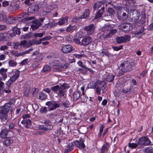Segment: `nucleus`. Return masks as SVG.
<instances>
[{"mask_svg":"<svg viewBox=\"0 0 153 153\" xmlns=\"http://www.w3.org/2000/svg\"><path fill=\"white\" fill-rule=\"evenodd\" d=\"M133 65L134 63L133 62H130L128 61H124L121 63L120 68L117 69V76H121L125 72L131 71Z\"/></svg>","mask_w":153,"mask_h":153,"instance_id":"nucleus-1","label":"nucleus"},{"mask_svg":"<svg viewBox=\"0 0 153 153\" xmlns=\"http://www.w3.org/2000/svg\"><path fill=\"white\" fill-rule=\"evenodd\" d=\"M69 88V85L65 83L60 86L59 85L51 87V90L55 93L57 94L60 97H64L66 92L65 89Z\"/></svg>","mask_w":153,"mask_h":153,"instance_id":"nucleus-2","label":"nucleus"},{"mask_svg":"<svg viewBox=\"0 0 153 153\" xmlns=\"http://www.w3.org/2000/svg\"><path fill=\"white\" fill-rule=\"evenodd\" d=\"M128 11L127 7H121L117 12L118 19L121 21L126 20L128 16Z\"/></svg>","mask_w":153,"mask_h":153,"instance_id":"nucleus-3","label":"nucleus"},{"mask_svg":"<svg viewBox=\"0 0 153 153\" xmlns=\"http://www.w3.org/2000/svg\"><path fill=\"white\" fill-rule=\"evenodd\" d=\"M119 28L121 30L127 32L132 28V26L130 23L125 22L121 24L118 26Z\"/></svg>","mask_w":153,"mask_h":153,"instance_id":"nucleus-4","label":"nucleus"},{"mask_svg":"<svg viewBox=\"0 0 153 153\" xmlns=\"http://www.w3.org/2000/svg\"><path fill=\"white\" fill-rule=\"evenodd\" d=\"M12 103L11 102H9L8 103H6L4 105L0 107V112L8 113L10 111H12V108L11 105Z\"/></svg>","mask_w":153,"mask_h":153,"instance_id":"nucleus-5","label":"nucleus"},{"mask_svg":"<svg viewBox=\"0 0 153 153\" xmlns=\"http://www.w3.org/2000/svg\"><path fill=\"white\" fill-rule=\"evenodd\" d=\"M30 115L28 114H25L23 116V120L21 122V123L24 125V126L26 128H30L31 125V123L29 118Z\"/></svg>","mask_w":153,"mask_h":153,"instance_id":"nucleus-6","label":"nucleus"},{"mask_svg":"<svg viewBox=\"0 0 153 153\" xmlns=\"http://www.w3.org/2000/svg\"><path fill=\"white\" fill-rule=\"evenodd\" d=\"M46 105L49 107L48 109L49 111L54 110L59 107L60 106L59 104L54 101L47 102L46 103Z\"/></svg>","mask_w":153,"mask_h":153,"instance_id":"nucleus-7","label":"nucleus"},{"mask_svg":"<svg viewBox=\"0 0 153 153\" xmlns=\"http://www.w3.org/2000/svg\"><path fill=\"white\" fill-rule=\"evenodd\" d=\"M95 29V27L93 24L90 25L84 28V30L88 35H91L93 34L94 32Z\"/></svg>","mask_w":153,"mask_h":153,"instance_id":"nucleus-8","label":"nucleus"},{"mask_svg":"<svg viewBox=\"0 0 153 153\" xmlns=\"http://www.w3.org/2000/svg\"><path fill=\"white\" fill-rule=\"evenodd\" d=\"M12 133V132L10 131L7 129H4L2 130L0 133V137L2 138H9L11 137L10 135V133Z\"/></svg>","mask_w":153,"mask_h":153,"instance_id":"nucleus-9","label":"nucleus"},{"mask_svg":"<svg viewBox=\"0 0 153 153\" xmlns=\"http://www.w3.org/2000/svg\"><path fill=\"white\" fill-rule=\"evenodd\" d=\"M151 143L150 140L146 137H143L139 139L138 143L140 145L147 146Z\"/></svg>","mask_w":153,"mask_h":153,"instance_id":"nucleus-10","label":"nucleus"},{"mask_svg":"<svg viewBox=\"0 0 153 153\" xmlns=\"http://www.w3.org/2000/svg\"><path fill=\"white\" fill-rule=\"evenodd\" d=\"M92 41V39L88 36H85L81 42V45L86 46L90 44Z\"/></svg>","mask_w":153,"mask_h":153,"instance_id":"nucleus-11","label":"nucleus"},{"mask_svg":"<svg viewBox=\"0 0 153 153\" xmlns=\"http://www.w3.org/2000/svg\"><path fill=\"white\" fill-rule=\"evenodd\" d=\"M140 16V14L137 12H134L132 15H130V21L131 22H136L139 19Z\"/></svg>","mask_w":153,"mask_h":153,"instance_id":"nucleus-12","label":"nucleus"},{"mask_svg":"<svg viewBox=\"0 0 153 153\" xmlns=\"http://www.w3.org/2000/svg\"><path fill=\"white\" fill-rule=\"evenodd\" d=\"M7 69H5L3 68L0 69V75L1 76H0V79L1 80L4 81L7 78Z\"/></svg>","mask_w":153,"mask_h":153,"instance_id":"nucleus-13","label":"nucleus"},{"mask_svg":"<svg viewBox=\"0 0 153 153\" xmlns=\"http://www.w3.org/2000/svg\"><path fill=\"white\" fill-rule=\"evenodd\" d=\"M73 47L71 45H67L64 46L62 48V51L64 53L71 52L72 50Z\"/></svg>","mask_w":153,"mask_h":153,"instance_id":"nucleus-14","label":"nucleus"},{"mask_svg":"<svg viewBox=\"0 0 153 153\" xmlns=\"http://www.w3.org/2000/svg\"><path fill=\"white\" fill-rule=\"evenodd\" d=\"M10 35L8 33H0V42L7 41L10 40Z\"/></svg>","mask_w":153,"mask_h":153,"instance_id":"nucleus-15","label":"nucleus"},{"mask_svg":"<svg viewBox=\"0 0 153 153\" xmlns=\"http://www.w3.org/2000/svg\"><path fill=\"white\" fill-rule=\"evenodd\" d=\"M84 140L83 139H81L79 140H77L74 142V145L78 148L83 149L85 147V145L84 143Z\"/></svg>","mask_w":153,"mask_h":153,"instance_id":"nucleus-16","label":"nucleus"},{"mask_svg":"<svg viewBox=\"0 0 153 153\" xmlns=\"http://www.w3.org/2000/svg\"><path fill=\"white\" fill-rule=\"evenodd\" d=\"M115 10L111 8H109L106 14V15L105 16L106 17H108L109 19L107 21L110 20L112 19V17L114 16V15L115 14Z\"/></svg>","mask_w":153,"mask_h":153,"instance_id":"nucleus-17","label":"nucleus"},{"mask_svg":"<svg viewBox=\"0 0 153 153\" xmlns=\"http://www.w3.org/2000/svg\"><path fill=\"white\" fill-rule=\"evenodd\" d=\"M0 119L2 122L6 123L9 119L7 113L0 112Z\"/></svg>","mask_w":153,"mask_h":153,"instance_id":"nucleus-18","label":"nucleus"},{"mask_svg":"<svg viewBox=\"0 0 153 153\" xmlns=\"http://www.w3.org/2000/svg\"><path fill=\"white\" fill-rule=\"evenodd\" d=\"M13 32L11 34L8 33L10 35V37H12L15 36L16 34L19 35L20 34L21 32L19 28L16 27H14L12 29Z\"/></svg>","mask_w":153,"mask_h":153,"instance_id":"nucleus-19","label":"nucleus"},{"mask_svg":"<svg viewBox=\"0 0 153 153\" xmlns=\"http://www.w3.org/2000/svg\"><path fill=\"white\" fill-rule=\"evenodd\" d=\"M107 1L106 0H103L101 1H98L95 3L93 7L94 10H95L97 8H99L101 7L104 4L106 3Z\"/></svg>","mask_w":153,"mask_h":153,"instance_id":"nucleus-20","label":"nucleus"},{"mask_svg":"<svg viewBox=\"0 0 153 153\" xmlns=\"http://www.w3.org/2000/svg\"><path fill=\"white\" fill-rule=\"evenodd\" d=\"M104 6H103L99 10L95 17V19H98L102 16L104 10Z\"/></svg>","mask_w":153,"mask_h":153,"instance_id":"nucleus-21","label":"nucleus"},{"mask_svg":"<svg viewBox=\"0 0 153 153\" xmlns=\"http://www.w3.org/2000/svg\"><path fill=\"white\" fill-rule=\"evenodd\" d=\"M146 29L143 27H141L139 31H135L134 33L135 35H137L140 37L142 35L144 34L145 33H144V31Z\"/></svg>","mask_w":153,"mask_h":153,"instance_id":"nucleus-22","label":"nucleus"},{"mask_svg":"<svg viewBox=\"0 0 153 153\" xmlns=\"http://www.w3.org/2000/svg\"><path fill=\"white\" fill-rule=\"evenodd\" d=\"M68 17L63 18L60 19L59 21L57 22V25H61L65 24L68 22Z\"/></svg>","mask_w":153,"mask_h":153,"instance_id":"nucleus-23","label":"nucleus"},{"mask_svg":"<svg viewBox=\"0 0 153 153\" xmlns=\"http://www.w3.org/2000/svg\"><path fill=\"white\" fill-rule=\"evenodd\" d=\"M77 64L79 66L81 67L82 68H85L86 69H87L88 71H89L91 73H93V71L90 69V68L87 67L85 66L83 64L82 62L81 61H79L77 62Z\"/></svg>","mask_w":153,"mask_h":153,"instance_id":"nucleus-24","label":"nucleus"},{"mask_svg":"<svg viewBox=\"0 0 153 153\" xmlns=\"http://www.w3.org/2000/svg\"><path fill=\"white\" fill-rule=\"evenodd\" d=\"M73 100L74 101H76L78 100L80 97V94L77 91L74 92L73 93Z\"/></svg>","mask_w":153,"mask_h":153,"instance_id":"nucleus-25","label":"nucleus"},{"mask_svg":"<svg viewBox=\"0 0 153 153\" xmlns=\"http://www.w3.org/2000/svg\"><path fill=\"white\" fill-rule=\"evenodd\" d=\"M29 9L31 11V12L34 13L35 12H37L38 11L39 8L38 5L35 4L30 7Z\"/></svg>","mask_w":153,"mask_h":153,"instance_id":"nucleus-26","label":"nucleus"},{"mask_svg":"<svg viewBox=\"0 0 153 153\" xmlns=\"http://www.w3.org/2000/svg\"><path fill=\"white\" fill-rule=\"evenodd\" d=\"M112 29L111 26L109 25H105L102 28L103 32L110 31Z\"/></svg>","mask_w":153,"mask_h":153,"instance_id":"nucleus-27","label":"nucleus"},{"mask_svg":"<svg viewBox=\"0 0 153 153\" xmlns=\"http://www.w3.org/2000/svg\"><path fill=\"white\" fill-rule=\"evenodd\" d=\"M126 2V6L128 7H131L134 4L135 1V0H124Z\"/></svg>","mask_w":153,"mask_h":153,"instance_id":"nucleus-28","label":"nucleus"},{"mask_svg":"<svg viewBox=\"0 0 153 153\" xmlns=\"http://www.w3.org/2000/svg\"><path fill=\"white\" fill-rule=\"evenodd\" d=\"M105 83L103 81H102L100 80H98L97 82V84L98 85H102V86H100L101 88H102V94L104 93V89H105Z\"/></svg>","mask_w":153,"mask_h":153,"instance_id":"nucleus-29","label":"nucleus"},{"mask_svg":"<svg viewBox=\"0 0 153 153\" xmlns=\"http://www.w3.org/2000/svg\"><path fill=\"white\" fill-rule=\"evenodd\" d=\"M43 57V56L42 53H38L36 56V58H35L36 61L38 63L41 62L42 60Z\"/></svg>","mask_w":153,"mask_h":153,"instance_id":"nucleus-30","label":"nucleus"},{"mask_svg":"<svg viewBox=\"0 0 153 153\" xmlns=\"http://www.w3.org/2000/svg\"><path fill=\"white\" fill-rule=\"evenodd\" d=\"M90 11L88 9L85 10V11L83 14L81 16V18H86L88 17L89 15Z\"/></svg>","mask_w":153,"mask_h":153,"instance_id":"nucleus-31","label":"nucleus"},{"mask_svg":"<svg viewBox=\"0 0 153 153\" xmlns=\"http://www.w3.org/2000/svg\"><path fill=\"white\" fill-rule=\"evenodd\" d=\"M115 77V76L113 75H107L106 77V80L108 82H111L113 80Z\"/></svg>","mask_w":153,"mask_h":153,"instance_id":"nucleus-32","label":"nucleus"},{"mask_svg":"<svg viewBox=\"0 0 153 153\" xmlns=\"http://www.w3.org/2000/svg\"><path fill=\"white\" fill-rule=\"evenodd\" d=\"M123 36H117L116 38V40L118 44L124 43Z\"/></svg>","mask_w":153,"mask_h":153,"instance_id":"nucleus-33","label":"nucleus"},{"mask_svg":"<svg viewBox=\"0 0 153 153\" xmlns=\"http://www.w3.org/2000/svg\"><path fill=\"white\" fill-rule=\"evenodd\" d=\"M47 98V95L42 92H41L39 94V99L40 100H45Z\"/></svg>","mask_w":153,"mask_h":153,"instance_id":"nucleus-34","label":"nucleus"},{"mask_svg":"<svg viewBox=\"0 0 153 153\" xmlns=\"http://www.w3.org/2000/svg\"><path fill=\"white\" fill-rule=\"evenodd\" d=\"M77 28L76 26L69 25L66 29V31L67 32H70L73 30H75Z\"/></svg>","mask_w":153,"mask_h":153,"instance_id":"nucleus-35","label":"nucleus"},{"mask_svg":"<svg viewBox=\"0 0 153 153\" xmlns=\"http://www.w3.org/2000/svg\"><path fill=\"white\" fill-rule=\"evenodd\" d=\"M51 69V67L49 65H45L44 66L42 70L43 72H47L50 71Z\"/></svg>","mask_w":153,"mask_h":153,"instance_id":"nucleus-36","label":"nucleus"},{"mask_svg":"<svg viewBox=\"0 0 153 153\" xmlns=\"http://www.w3.org/2000/svg\"><path fill=\"white\" fill-rule=\"evenodd\" d=\"M13 142L12 140H10L9 139H6L4 140L3 142V143L6 146H8L10 145Z\"/></svg>","mask_w":153,"mask_h":153,"instance_id":"nucleus-37","label":"nucleus"},{"mask_svg":"<svg viewBox=\"0 0 153 153\" xmlns=\"http://www.w3.org/2000/svg\"><path fill=\"white\" fill-rule=\"evenodd\" d=\"M9 66L10 67L15 66L17 64V63L13 60H10L8 61Z\"/></svg>","mask_w":153,"mask_h":153,"instance_id":"nucleus-38","label":"nucleus"},{"mask_svg":"<svg viewBox=\"0 0 153 153\" xmlns=\"http://www.w3.org/2000/svg\"><path fill=\"white\" fill-rule=\"evenodd\" d=\"M27 41L25 40H24L21 42L20 43L21 46H22L23 47L25 48H27Z\"/></svg>","mask_w":153,"mask_h":153,"instance_id":"nucleus-39","label":"nucleus"},{"mask_svg":"<svg viewBox=\"0 0 153 153\" xmlns=\"http://www.w3.org/2000/svg\"><path fill=\"white\" fill-rule=\"evenodd\" d=\"M45 34V32L43 31L42 33H35L33 36L35 38L37 37H42Z\"/></svg>","mask_w":153,"mask_h":153,"instance_id":"nucleus-40","label":"nucleus"},{"mask_svg":"<svg viewBox=\"0 0 153 153\" xmlns=\"http://www.w3.org/2000/svg\"><path fill=\"white\" fill-rule=\"evenodd\" d=\"M123 37L124 43L130 41L131 38V36L129 35H126L125 36H123Z\"/></svg>","mask_w":153,"mask_h":153,"instance_id":"nucleus-41","label":"nucleus"},{"mask_svg":"<svg viewBox=\"0 0 153 153\" xmlns=\"http://www.w3.org/2000/svg\"><path fill=\"white\" fill-rule=\"evenodd\" d=\"M83 36V33L82 31H79L75 35V36L78 38H82Z\"/></svg>","mask_w":153,"mask_h":153,"instance_id":"nucleus-42","label":"nucleus"},{"mask_svg":"<svg viewBox=\"0 0 153 153\" xmlns=\"http://www.w3.org/2000/svg\"><path fill=\"white\" fill-rule=\"evenodd\" d=\"M69 63H65V64H61L59 65V66L61 68L64 69L67 68L69 66Z\"/></svg>","mask_w":153,"mask_h":153,"instance_id":"nucleus-43","label":"nucleus"},{"mask_svg":"<svg viewBox=\"0 0 153 153\" xmlns=\"http://www.w3.org/2000/svg\"><path fill=\"white\" fill-rule=\"evenodd\" d=\"M16 126V125L14 123L10 122L8 126L9 129L10 130L13 129Z\"/></svg>","mask_w":153,"mask_h":153,"instance_id":"nucleus-44","label":"nucleus"},{"mask_svg":"<svg viewBox=\"0 0 153 153\" xmlns=\"http://www.w3.org/2000/svg\"><path fill=\"white\" fill-rule=\"evenodd\" d=\"M47 108L46 107H43L40 110V113L43 114L46 113L48 111Z\"/></svg>","mask_w":153,"mask_h":153,"instance_id":"nucleus-45","label":"nucleus"},{"mask_svg":"<svg viewBox=\"0 0 153 153\" xmlns=\"http://www.w3.org/2000/svg\"><path fill=\"white\" fill-rule=\"evenodd\" d=\"M139 145V144H137L136 143H128V146L129 147L131 148H135L137 146H138V145Z\"/></svg>","mask_w":153,"mask_h":153,"instance_id":"nucleus-46","label":"nucleus"},{"mask_svg":"<svg viewBox=\"0 0 153 153\" xmlns=\"http://www.w3.org/2000/svg\"><path fill=\"white\" fill-rule=\"evenodd\" d=\"M8 47L6 45H2L0 47V50L1 51H4L7 50Z\"/></svg>","mask_w":153,"mask_h":153,"instance_id":"nucleus-47","label":"nucleus"},{"mask_svg":"<svg viewBox=\"0 0 153 153\" xmlns=\"http://www.w3.org/2000/svg\"><path fill=\"white\" fill-rule=\"evenodd\" d=\"M96 89V91L97 94L100 95V91L101 89L100 87V86H96L95 87Z\"/></svg>","mask_w":153,"mask_h":153,"instance_id":"nucleus-48","label":"nucleus"},{"mask_svg":"<svg viewBox=\"0 0 153 153\" xmlns=\"http://www.w3.org/2000/svg\"><path fill=\"white\" fill-rule=\"evenodd\" d=\"M122 47L123 46L121 45L119 46H113L112 48L114 50L118 51L122 49Z\"/></svg>","mask_w":153,"mask_h":153,"instance_id":"nucleus-49","label":"nucleus"},{"mask_svg":"<svg viewBox=\"0 0 153 153\" xmlns=\"http://www.w3.org/2000/svg\"><path fill=\"white\" fill-rule=\"evenodd\" d=\"M57 7V6H56L55 5H51L48 6L47 7V8L48 9V11H51L53 10L54 8Z\"/></svg>","mask_w":153,"mask_h":153,"instance_id":"nucleus-50","label":"nucleus"},{"mask_svg":"<svg viewBox=\"0 0 153 153\" xmlns=\"http://www.w3.org/2000/svg\"><path fill=\"white\" fill-rule=\"evenodd\" d=\"M13 82H14V81H13L10 79L6 83L7 86L9 88L13 84Z\"/></svg>","mask_w":153,"mask_h":153,"instance_id":"nucleus-51","label":"nucleus"},{"mask_svg":"<svg viewBox=\"0 0 153 153\" xmlns=\"http://www.w3.org/2000/svg\"><path fill=\"white\" fill-rule=\"evenodd\" d=\"M130 89L129 88H123L121 92L124 93H126L128 92H130Z\"/></svg>","mask_w":153,"mask_h":153,"instance_id":"nucleus-52","label":"nucleus"},{"mask_svg":"<svg viewBox=\"0 0 153 153\" xmlns=\"http://www.w3.org/2000/svg\"><path fill=\"white\" fill-rule=\"evenodd\" d=\"M48 25L50 26V28H52L58 25L57 22L55 23L54 22H51L48 23Z\"/></svg>","mask_w":153,"mask_h":153,"instance_id":"nucleus-53","label":"nucleus"},{"mask_svg":"<svg viewBox=\"0 0 153 153\" xmlns=\"http://www.w3.org/2000/svg\"><path fill=\"white\" fill-rule=\"evenodd\" d=\"M17 79L18 78L20 75V71L18 70L16 71L15 72V74L13 75Z\"/></svg>","mask_w":153,"mask_h":153,"instance_id":"nucleus-54","label":"nucleus"},{"mask_svg":"<svg viewBox=\"0 0 153 153\" xmlns=\"http://www.w3.org/2000/svg\"><path fill=\"white\" fill-rule=\"evenodd\" d=\"M73 41L75 43L79 44L81 45V42H80V40L78 38H74L73 40Z\"/></svg>","mask_w":153,"mask_h":153,"instance_id":"nucleus-55","label":"nucleus"},{"mask_svg":"<svg viewBox=\"0 0 153 153\" xmlns=\"http://www.w3.org/2000/svg\"><path fill=\"white\" fill-rule=\"evenodd\" d=\"M20 44L19 42H15L13 43V46L14 49H17Z\"/></svg>","mask_w":153,"mask_h":153,"instance_id":"nucleus-56","label":"nucleus"},{"mask_svg":"<svg viewBox=\"0 0 153 153\" xmlns=\"http://www.w3.org/2000/svg\"><path fill=\"white\" fill-rule=\"evenodd\" d=\"M107 149V148L105 145H103L101 149V151L100 153H105V150Z\"/></svg>","mask_w":153,"mask_h":153,"instance_id":"nucleus-57","label":"nucleus"},{"mask_svg":"<svg viewBox=\"0 0 153 153\" xmlns=\"http://www.w3.org/2000/svg\"><path fill=\"white\" fill-rule=\"evenodd\" d=\"M52 37L50 36H47L40 39L41 41L48 40L52 38Z\"/></svg>","mask_w":153,"mask_h":153,"instance_id":"nucleus-58","label":"nucleus"},{"mask_svg":"<svg viewBox=\"0 0 153 153\" xmlns=\"http://www.w3.org/2000/svg\"><path fill=\"white\" fill-rule=\"evenodd\" d=\"M100 54L103 56L104 54L105 56H109L110 55L109 53L107 51H102L100 53Z\"/></svg>","mask_w":153,"mask_h":153,"instance_id":"nucleus-59","label":"nucleus"},{"mask_svg":"<svg viewBox=\"0 0 153 153\" xmlns=\"http://www.w3.org/2000/svg\"><path fill=\"white\" fill-rule=\"evenodd\" d=\"M32 107L34 110L35 111L37 110L39 108V106L37 104H34L33 105Z\"/></svg>","mask_w":153,"mask_h":153,"instance_id":"nucleus-60","label":"nucleus"},{"mask_svg":"<svg viewBox=\"0 0 153 153\" xmlns=\"http://www.w3.org/2000/svg\"><path fill=\"white\" fill-rule=\"evenodd\" d=\"M38 27V28L39 26H42V24L41 22H39L38 20H37L34 22V23Z\"/></svg>","mask_w":153,"mask_h":153,"instance_id":"nucleus-61","label":"nucleus"},{"mask_svg":"<svg viewBox=\"0 0 153 153\" xmlns=\"http://www.w3.org/2000/svg\"><path fill=\"white\" fill-rule=\"evenodd\" d=\"M30 88H28L27 90H25V96H28L29 94L30 93Z\"/></svg>","mask_w":153,"mask_h":153,"instance_id":"nucleus-62","label":"nucleus"},{"mask_svg":"<svg viewBox=\"0 0 153 153\" xmlns=\"http://www.w3.org/2000/svg\"><path fill=\"white\" fill-rule=\"evenodd\" d=\"M9 4L8 2L7 1H4L2 2V6L4 7H6L8 6Z\"/></svg>","mask_w":153,"mask_h":153,"instance_id":"nucleus-63","label":"nucleus"},{"mask_svg":"<svg viewBox=\"0 0 153 153\" xmlns=\"http://www.w3.org/2000/svg\"><path fill=\"white\" fill-rule=\"evenodd\" d=\"M27 48L30 46L32 45H33L35 44L34 42L33 41H30L28 42H27Z\"/></svg>","mask_w":153,"mask_h":153,"instance_id":"nucleus-64","label":"nucleus"}]
</instances>
